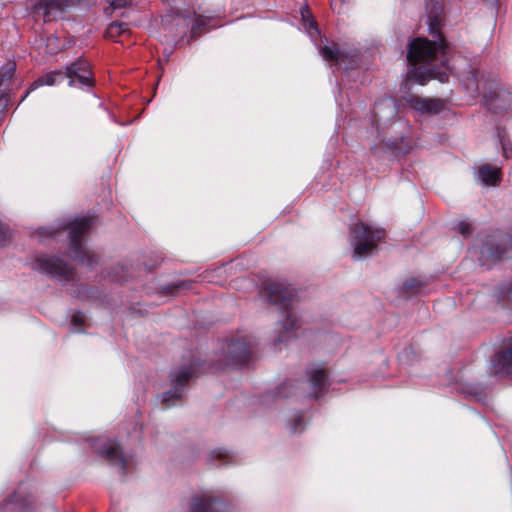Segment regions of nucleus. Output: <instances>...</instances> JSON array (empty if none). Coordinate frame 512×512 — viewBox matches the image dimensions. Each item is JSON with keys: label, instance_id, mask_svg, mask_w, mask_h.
<instances>
[{"label": "nucleus", "instance_id": "obj_14", "mask_svg": "<svg viewBox=\"0 0 512 512\" xmlns=\"http://www.w3.org/2000/svg\"><path fill=\"white\" fill-rule=\"evenodd\" d=\"M99 454L107 460L111 465L119 467L123 474H126L128 462L117 442L109 441L100 448Z\"/></svg>", "mask_w": 512, "mask_h": 512}, {"label": "nucleus", "instance_id": "obj_15", "mask_svg": "<svg viewBox=\"0 0 512 512\" xmlns=\"http://www.w3.org/2000/svg\"><path fill=\"white\" fill-rule=\"evenodd\" d=\"M308 381L312 387V396L316 399L322 397L329 386L328 373L325 369L319 368L307 372Z\"/></svg>", "mask_w": 512, "mask_h": 512}, {"label": "nucleus", "instance_id": "obj_16", "mask_svg": "<svg viewBox=\"0 0 512 512\" xmlns=\"http://www.w3.org/2000/svg\"><path fill=\"white\" fill-rule=\"evenodd\" d=\"M16 70L15 62L8 61L0 68V122L3 119V113L8 105V98L5 91L2 89L11 78L14 76Z\"/></svg>", "mask_w": 512, "mask_h": 512}, {"label": "nucleus", "instance_id": "obj_35", "mask_svg": "<svg viewBox=\"0 0 512 512\" xmlns=\"http://www.w3.org/2000/svg\"><path fill=\"white\" fill-rule=\"evenodd\" d=\"M16 502H18L17 493L12 495L11 499L6 503V508L11 509V506Z\"/></svg>", "mask_w": 512, "mask_h": 512}, {"label": "nucleus", "instance_id": "obj_38", "mask_svg": "<svg viewBox=\"0 0 512 512\" xmlns=\"http://www.w3.org/2000/svg\"><path fill=\"white\" fill-rule=\"evenodd\" d=\"M81 290L88 295V293L92 291V288L89 286H82Z\"/></svg>", "mask_w": 512, "mask_h": 512}, {"label": "nucleus", "instance_id": "obj_1", "mask_svg": "<svg viewBox=\"0 0 512 512\" xmlns=\"http://www.w3.org/2000/svg\"><path fill=\"white\" fill-rule=\"evenodd\" d=\"M427 10L429 33L437 37V40L432 41L425 37H416L410 41L407 50L408 64L414 67L409 71V78L416 80L421 85H424L428 80L430 70L426 73L421 71L420 68H416V66L432 63L438 52L445 54L448 49V43L441 33L444 2H430Z\"/></svg>", "mask_w": 512, "mask_h": 512}, {"label": "nucleus", "instance_id": "obj_30", "mask_svg": "<svg viewBox=\"0 0 512 512\" xmlns=\"http://www.w3.org/2000/svg\"><path fill=\"white\" fill-rule=\"evenodd\" d=\"M85 315L81 311H77L73 314L71 323L76 327H83L85 325Z\"/></svg>", "mask_w": 512, "mask_h": 512}, {"label": "nucleus", "instance_id": "obj_32", "mask_svg": "<svg viewBox=\"0 0 512 512\" xmlns=\"http://www.w3.org/2000/svg\"><path fill=\"white\" fill-rule=\"evenodd\" d=\"M9 236L8 227L0 221V247L5 245V242Z\"/></svg>", "mask_w": 512, "mask_h": 512}, {"label": "nucleus", "instance_id": "obj_22", "mask_svg": "<svg viewBox=\"0 0 512 512\" xmlns=\"http://www.w3.org/2000/svg\"><path fill=\"white\" fill-rule=\"evenodd\" d=\"M128 31V23L126 22H112L105 30L104 36L107 39H116L117 37Z\"/></svg>", "mask_w": 512, "mask_h": 512}, {"label": "nucleus", "instance_id": "obj_7", "mask_svg": "<svg viewBox=\"0 0 512 512\" xmlns=\"http://www.w3.org/2000/svg\"><path fill=\"white\" fill-rule=\"evenodd\" d=\"M198 364L193 362L187 367H181L170 373V380L173 387L162 393L161 402L164 408L175 405L176 401L182 398L184 387L198 374Z\"/></svg>", "mask_w": 512, "mask_h": 512}, {"label": "nucleus", "instance_id": "obj_17", "mask_svg": "<svg viewBox=\"0 0 512 512\" xmlns=\"http://www.w3.org/2000/svg\"><path fill=\"white\" fill-rule=\"evenodd\" d=\"M225 503L215 497H196L193 499L191 512H224Z\"/></svg>", "mask_w": 512, "mask_h": 512}, {"label": "nucleus", "instance_id": "obj_2", "mask_svg": "<svg viewBox=\"0 0 512 512\" xmlns=\"http://www.w3.org/2000/svg\"><path fill=\"white\" fill-rule=\"evenodd\" d=\"M261 293L270 304L277 306L285 314V320L282 324L285 332L298 327V319L293 307L296 297L294 288L282 282L268 280L263 282Z\"/></svg>", "mask_w": 512, "mask_h": 512}, {"label": "nucleus", "instance_id": "obj_25", "mask_svg": "<svg viewBox=\"0 0 512 512\" xmlns=\"http://www.w3.org/2000/svg\"><path fill=\"white\" fill-rule=\"evenodd\" d=\"M301 18L305 25L309 28L317 30V22L313 16L312 11L310 10L307 4L303 5L300 8Z\"/></svg>", "mask_w": 512, "mask_h": 512}, {"label": "nucleus", "instance_id": "obj_18", "mask_svg": "<svg viewBox=\"0 0 512 512\" xmlns=\"http://www.w3.org/2000/svg\"><path fill=\"white\" fill-rule=\"evenodd\" d=\"M65 80V73L63 68L59 70L51 71L38 79H36L30 86V88L26 91L24 96L22 97L21 101H23L30 92L34 91L35 89L47 85V86H54L57 84H60Z\"/></svg>", "mask_w": 512, "mask_h": 512}, {"label": "nucleus", "instance_id": "obj_8", "mask_svg": "<svg viewBox=\"0 0 512 512\" xmlns=\"http://www.w3.org/2000/svg\"><path fill=\"white\" fill-rule=\"evenodd\" d=\"M31 267L42 274L59 278L66 282L73 280L75 275L74 268L56 256H47L45 254L37 255Z\"/></svg>", "mask_w": 512, "mask_h": 512}, {"label": "nucleus", "instance_id": "obj_40", "mask_svg": "<svg viewBox=\"0 0 512 512\" xmlns=\"http://www.w3.org/2000/svg\"><path fill=\"white\" fill-rule=\"evenodd\" d=\"M279 342H282V338H279V339L275 342V345H277Z\"/></svg>", "mask_w": 512, "mask_h": 512}, {"label": "nucleus", "instance_id": "obj_5", "mask_svg": "<svg viewBox=\"0 0 512 512\" xmlns=\"http://www.w3.org/2000/svg\"><path fill=\"white\" fill-rule=\"evenodd\" d=\"M351 244L356 257H366L378 248V243L385 237L384 229L373 228L363 222L350 227Z\"/></svg>", "mask_w": 512, "mask_h": 512}, {"label": "nucleus", "instance_id": "obj_6", "mask_svg": "<svg viewBox=\"0 0 512 512\" xmlns=\"http://www.w3.org/2000/svg\"><path fill=\"white\" fill-rule=\"evenodd\" d=\"M481 260L497 262L512 258V236L500 230L487 234L480 246Z\"/></svg>", "mask_w": 512, "mask_h": 512}, {"label": "nucleus", "instance_id": "obj_19", "mask_svg": "<svg viewBox=\"0 0 512 512\" xmlns=\"http://www.w3.org/2000/svg\"><path fill=\"white\" fill-rule=\"evenodd\" d=\"M477 178L487 186H497L502 180L501 168L491 164H483L478 167Z\"/></svg>", "mask_w": 512, "mask_h": 512}, {"label": "nucleus", "instance_id": "obj_10", "mask_svg": "<svg viewBox=\"0 0 512 512\" xmlns=\"http://www.w3.org/2000/svg\"><path fill=\"white\" fill-rule=\"evenodd\" d=\"M485 107L497 114L508 110L512 102V93L506 90L499 82L491 81L485 86L483 94Z\"/></svg>", "mask_w": 512, "mask_h": 512}, {"label": "nucleus", "instance_id": "obj_37", "mask_svg": "<svg viewBox=\"0 0 512 512\" xmlns=\"http://www.w3.org/2000/svg\"><path fill=\"white\" fill-rule=\"evenodd\" d=\"M43 232H45L46 234H49L51 237H54V235L56 234V231H55V230H53V229H43V230L41 231V234H42Z\"/></svg>", "mask_w": 512, "mask_h": 512}, {"label": "nucleus", "instance_id": "obj_3", "mask_svg": "<svg viewBox=\"0 0 512 512\" xmlns=\"http://www.w3.org/2000/svg\"><path fill=\"white\" fill-rule=\"evenodd\" d=\"M91 227L92 220L86 216L71 221L65 227L69 230V257L90 268L98 264V256L87 249L84 241V236L90 231Z\"/></svg>", "mask_w": 512, "mask_h": 512}, {"label": "nucleus", "instance_id": "obj_13", "mask_svg": "<svg viewBox=\"0 0 512 512\" xmlns=\"http://www.w3.org/2000/svg\"><path fill=\"white\" fill-rule=\"evenodd\" d=\"M70 2H35L32 13L36 18H42L44 22H50L63 18L65 9Z\"/></svg>", "mask_w": 512, "mask_h": 512}, {"label": "nucleus", "instance_id": "obj_23", "mask_svg": "<svg viewBox=\"0 0 512 512\" xmlns=\"http://www.w3.org/2000/svg\"><path fill=\"white\" fill-rule=\"evenodd\" d=\"M427 282L416 277L406 279L402 284V291L406 294H417Z\"/></svg>", "mask_w": 512, "mask_h": 512}, {"label": "nucleus", "instance_id": "obj_21", "mask_svg": "<svg viewBox=\"0 0 512 512\" xmlns=\"http://www.w3.org/2000/svg\"><path fill=\"white\" fill-rule=\"evenodd\" d=\"M193 281L191 280H178L171 283H168L161 288V292L165 295L167 294H176L180 290H187L192 287Z\"/></svg>", "mask_w": 512, "mask_h": 512}, {"label": "nucleus", "instance_id": "obj_26", "mask_svg": "<svg viewBox=\"0 0 512 512\" xmlns=\"http://www.w3.org/2000/svg\"><path fill=\"white\" fill-rule=\"evenodd\" d=\"M497 135L500 139L503 156L505 158H509L512 155V143L510 139L507 137L506 132L504 130H500L499 128Z\"/></svg>", "mask_w": 512, "mask_h": 512}, {"label": "nucleus", "instance_id": "obj_20", "mask_svg": "<svg viewBox=\"0 0 512 512\" xmlns=\"http://www.w3.org/2000/svg\"><path fill=\"white\" fill-rule=\"evenodd\" d=\"M409 103L413 109L424 113L437 114L443 109V103L439 99L413 97Z\"/></svg>", "mask_w": 512, "mask_h": 512}, {"label": "nucleus", "instance_id": "obj_33", "mask_svg": "<svg viewBox=\"0 0 512 512\" xmlns=\"http://www.w3.org/2000/svg\"><path fill=\"white\" fill-rule=\"evenodd\" d=\"M228 457V451L224 449L213 450L210 452V458L212 460L219 459L223 460Z\"/></svg>", "mask_w": 512, "mask_h": 512}, {"label": "nucleus", "instance_id": "obj_12", "mask_svg": "<svg viewBox=\"0 0 512 512\" xmlns=\"http://www.w3.org/2000/svg\"><path fill=\"white\" fill-rule=\"evenodd\" d=\"M253 340L251 337L233 339L227 347V357L232 365H242L249 361L252 355Z\"/></svg>", "mask_w": 512, "mask_h": 512}, {"label": "nucleus", "instance_id": "obj_24", "mask_svg": "<svg viewBox=\"0 0 512 512\" xmlns=\"http://www.w3.org/2000/svg\"><path fill=\"white\" fill-rule=\"evenodd\" d=\"M320 54L326 61L338 62L342 57V52L338 47L324 46L320 49Z\"/></svg>", "mask_w": 512, "mask_h": 512}, {"label": "nucleus", "instance_id": "obj_11", "mask_svg": "<svg viewBox=\"0 0 512 512\" xmlns=\"http://www.w3.org/2000/svg\"><path fill=\"white\" fill-rule=\"evenodd\" d=\"M490 367L495 375H512V335L490 359Z\"/></svg>", "mask_w": 512, "mask_h": 512}, {"label": "nucleus", "instance_id": "obj_29", "mask_svg": "<svg viewBox=\"0 0 512 512\" xmlns=\"http://www.w3.org/2000/svg\"><path fill=\"white\" fill-rule=\"evenodd\" d=\"M456 230L458 233H460L463 237L467 238L469 237L473 232V227L470 223L466 221H460L457 224Z\"/></svg>", "mask_w": 512, "mask_h": 512}, {"label": "nucleus", "instance_id": "obj_27", "mask_svg": "<svg viewBox=\"0 0 512 512\" xmlns=\"http://www.w3.org/2000/svg\"><path fill=\"white\" fill-rule=\"evenodd\" d=\"M295 385L292 382H286L277 388L276 396L287 398L295 394Z\"/></svg>", "mask_w": 512, "mask_h": 512}, {"label": "nucleus", "instance_id": "obj_39", "mask_svg": "<svg viewBox=\"0 0 512 512\" xmlns=\"http://www.w3.org/2000/svg\"><path fill=\"white\" fill-rule=\"evenodd\" d=\"M508 298L512 301V290H508Z\"/></svg>", "mask_w": 512, "mask_h": 512}, {"label": "nucleus", "instance_id": "obj_36", "mask_svg": "<svg viewBox=\"0 0 512 512\" xmlns=\"http://www.w3.org/2000/svg\"><path fill=\"white\" fill-rule=\"evenodd\" d=\"M22 512H32L31 508L29 507V502L27 499H24Z\"/></svg>", "mask_w": 512, "mask_h": 512}, {"label": "nucleus", "instance_id": "obj_34", "mask_svg": "<svg viewBox=\"0 0 512 512\" xmlns=\"http://www.w3.org/2000/svg\"><path fill=\"white\" fill-rule=\"evenodd\" d=\"M302 424H303V416L297 415L291 425L292 432L297 433V432L301 431L300 428L302 427Z\"/></svg>", "mask_w": 512, "mask_h": 512}, {"label": "nucleus", "instance_id": "obj_9", "mask_svg": "<svg viewBox=\"0 0 512 512\" xmlns=\"http://www.w3.org/2000/svg\"><path fill=\"white\" fill-rule=\"evenodd\" d=\"M65 79L68 80L69 87L80 89H91L95 85V80L89 62L83 58H78L70 64L63 67Z\"/></svg>", "mask_w": 512, "mask_h": 512}, {"label": "nucleus", "instance_id": "obj_28", "mask_svg": "<svg viewBox=\"0 0 512 512\" xmlns=\"http://www.w3.org/2000/svg\"><path fill=\"white\" fill-rule=\"evenodd\" d=\"M131 4H132V2H114V1H111V2H109V5L104 8V12L107 15H111L116 10L127 9L128 7L131 6Z\"/></svg>", "mask_w": 512, "mask_h": 512}, {"label": "nucleus", "instance_id": "obj_31", "mask_svg": "<svg viewBox=\"0 0 512 512\" xmlns=\"http://www.w3.org/2000/svg\"><path fill=\"white\" fill-rule=\"evenodd\" d=\"M467 80L469 81V86H467L468 89H470L472 92H478L479 90V85H478V80H477V76H476V73L471 71Z\"/></svg>", "mask_w": 512, "mask_h": 512}, {"label": "nucleus", "instance_id": "obj_4", "mask_svg": "<svg viewBox=\"0 0 512 512\" xmlns=\"http://www.w3.org/2000/svg\"><path fill=\"white\" fill-rule=\"evenodd\" d=\"M212 20L211 16L198 14L194 9L174 8L172 7L163 21L173 23L177 27H182L180 33L185 34L190 29V39L198 38L203 32L207 31Z\"/></svg>", "mask_w": 512, "mask_h": 512}]
</instances>
